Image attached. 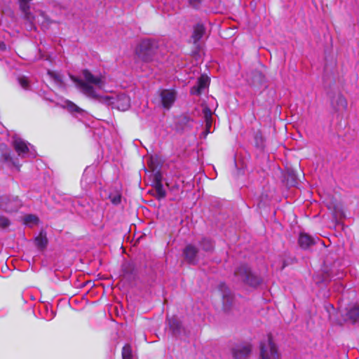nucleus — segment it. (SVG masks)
I'll return each instance as SVG.
<instances>
[{
    "mask_svg": "<svg viewBox=\"0 0 359 359\" xmlns=\"http://www.w3.org/2000/svg\"><path fill=\"white\" fill-rule=\"evenodd\" d=\"M81 72L83 79L72 75L70 76L71 80L86 96L91 99L100 100L101 97L97 93L93 85L102 88L104 86L102 76H94L88 69H84Z\"/></svg>",
    "mask_w": 359,
    "mask_h": 359,
    "instance_id": "1",
    "label": "nucleus"
},
{
    "mask_svg": "<svg viewBox=\"0 0 359 359\" xmlns=\"http://www.w3.org/2000/svg\"><path fill=\"white\" fill-rule=\"evenodd\" d=\"M81 72L83 79L72 75L70 76L71 80L86 96L91 99L100 100L101 97L97 93L93 85L102 88L104 86L102 76H94L88 69H84Z\"/></svg>",
    "mask_w": 359,
    "mask_h": 359,
    "instance_id": "2",
    "label": "nucleus"
},
{
    "mask_svg": "<svg viewBox=\"0 0 359 359\" xmlns=\"http://www.w3.org/2000/svg\"><path fill=\"white\" fill-rule=\"evenodd\" d=\"M158 48L157 41L151 39H144L140 41L135 52L140 60L149 62L153 60Z\"/></svg>",
    "mask_w": 359,
    "mask_h": 359,
    "instance_id": "3",
    "label": "nucleus"
},
{
    "mask_svg": "<svg viewBox=\"0 0 359 359\" xmlns=\"http://www.w3.org/2000/svg\"><path fill=\"white\" fill-rule=\"evenodd\" d=\"M234 276L241 281L251 287L258 286L262 279L254 274L247 265H241L234 271Z\"/></svg>",
    "mask_w": 359,
    "mask_h": 359,
    "instance_id": "4",
    "label": "nucleus"
},
{
    "mask_svg": "<svg viewBox=\"0 0 359 359\" xmlns=\"http://www.w3.org/2000/svg\"><path fill=\"white\" fill-rule=\"evenodd\" d=\"M260 355L262 359H280V356L276 345L273 341L272 335H268L267 344H260Z\"/></svg>",
    "mask_w": 359,
    "mask_h": 359,
    "instance_id": "5",
    "label": "nucleus"
},
{
    "mask_svg": "<svg viewBox=\"0 0 359 359\" xmlns=\"http://www.w3.org/2000/svg\"><path fill=\"white\" fill-rule=\"evenodd\" d=\"M32 0H18L20 9L23 13V19L25 20V26L27 30L36 29V27L34 25L35 16L33 15L29 9V3Z\"/></svg>",
    "mask_w": 359,
    "mask_h": 359,
    "instance_id": "6",
    "label": "nucleus"
},
{
    "mask_svg": "<svg viewBox=\"0 0 359 359\" xmlns=\"http://www.w3.org/2000/svg\"><path fill=\"white\" fill-rule=\"evenodd\" d=\"M198 249L192 244H188L184 248L182 254L189 264L195 265L198 262Z\"/></svg>",
    "mask_w": 359,
    "mask_h": 359,
    "instance_id": "7",
    "label": "nucleus"
},
{
    "mask_svg": "<svg viewBox=\"0 0 359 359\" xmlns=\"http://www.w3.org/2000/svg\"><path fill=\"white\" fill-rule=\"evenodd\" d=\"M210 79L207 75L202 74L198 78L196 85L192 86L190 89L191 95H200L202 92L209 86Z\"/></svg>",
    "mask_w": 359,
    "mask_h": 359,
    "instance_id": "8",
    "label": "nucleus"
},
{
    "mask_svg": "<svg viewBox=\"0 0 359 359\" xmlns=\"http://www.w3.org/2000/svg\"><path fill=\"white\" fill-rule=\"evenodd\" d=\"M252 344L250 343H244L238 345L233 351V355L235 359H246L252 351Z\"/></svg>",
    "mask_w": 359,
    "mask_h": 359,
    "instance_id": "9",
    "label": "nucleus"
},
{
    "mask_svg": "<svg viewBox=\"0 0 359 359\" xmlns=\"http://www.w3.org/2000/svg\"><path fill=\"white\" fill-rule=\"evenodd\" d=\"M111 104L117 109L125 111L130 107V98L126 94L121 93L116 96Z\"/></svg>",
    "mask_w": 359,
    "mask_h": 359,
    "instance_id": "10",
    "label": "nucleus"
},
{
    "mask_svg": "<svg viewBox=\"0 0 359 359\" xmlns=\"http://www.w3.org/2000/svg\"><path fill=\"white\" fill-rule=\"evenodd\" d=\"M160 97L163 107L170 109L175 100L176 93L174 90L164 89L161 91Z\"/></svg>",
    "mask_w": 359,
    "mask_h": 359,
    "instance_id": "11",
    "label": "nucleus"
},
{
    "mask_svg": "<svg viewBox=\"0 0 359 359\" xmlns=\"http://www.w3.org/2000/svg\"><path fill=\"white\" fill-rule=\"evenodd\" d=\"M219 289L222 291L224 290V294L222 295L223 309L224 311H229L231 309L233 297L229 291L225 283H221L219 284Z\"/></svg>",
    "mask_w": 359,
    "mask_h": 359,
    "instance_id": "12",
    "label": "nucleus"
},
{
    "mask_svg": "<svg viewBox=\"0 0 359 359\" xmlns=\"http://www.w3.org/2000/svg\"><path fill=\"white\" fill-rule=\"evenodd\" d=\"M13 139L12 145L18 156H22L29 152L27 143L25 140L17 136H14Z\"/></svg>",
    "mask_w": 359,
    "mask_h": 359,
    "instance_id": "13",
    "label": "nucleus"
},
{
    "mask_svg": "<svg viewBox=\"0 0 359 359\" xmlns=\"http://www.w3.org/2000/svg\"><path fill=\"white\" fill-rule=\"evenodd\" d=\"M298 243L302 249H308L316 244L315 239L306 233H301L299 236Z\"/></svg>",
    "mask_w": 359,
    "mask_h": 359,
    "instance_id": "14",
    "label": "nucleus"
},
{
    "mask_svg": "<svg viewBox=\"0 0 359 359\" xmlns=\"http://www.w3.org/2000/svg\"><path fill=\"white\" fill-rule=\"evenodd\" d=\"M205 27L202 23H198L194 27L193 32L191 36L194 44L198 43V42L205 34Z\"/></svg>",
    "mask_w": 359,
    "mask_h": 359,
    "instance_id": "15",
    "label": "nucleus"
},
{
    "mask_svg": "<svg viewBox=\"0 0 359 359\" xmlns=\"http://www.w3.org/2000/svg\"><path fill=\"white\" fill-rule=\"evenodd\" d=\"M203 114L204 115L205 122V133H210V128L212 125L213 118H212V112L211 109L205 106L203 109Z\"/></svg>",
    "mask_w": 359,
    "mask_h": 359,
    "instance_id": "16",
    "label": "nucleus"
},
{
    "mask_svg": "<svg viewBox=\"0 0 359 359\" xmlns=\"http://www.w3.org/2000/svg\"><path fill=\"white\" fill-rule=\"evenodd\" d=\"M332 105L337 111L346 109L347 107V101L344 96L339 94L337 96L335 100L332 101Z\"/></svg>",
    "mask_w": 359,
    "mask_h": 359,
    "instance_id": "17",
    "label": "nucleus"
},
{
    "mask_svg": "<svg viewBox=\"0 0 359 359\" xmlns=\"http://www.w3.org/2000/svg\"><path fill=\"white\" fill-rule=\"evenodd\" d=\"M198 244L203 250L208 252H212L215 249V245L212 241L207 238H203L199 241Z\"/></svg>",
    "mask_w": 359,
    "mask_h": 359,
    "instance_id": "18",
    "label": "nucleus"
},
{
    "mask_svg": "<svg viewBox=\"0 0 359 359\" xmlns=\"http://www.w3.org/2000/svg\"><path fill=\"white\" fill-rule=\"evenodd\" d=\"M35 244L38 248L43 250L48 245V238L46 233L40 232L39 235L35 238Z\"/></svg>",
    "mask_w": 359,
    "mask_h": 359,
    "instance_id": "19",
    "label": "nucleus"
},
{
    "mask_svg": "<svg viewBox=\"0 0 359 359\" xmlns=\"http://www.w3.org/2000/svg\"><path fill=\"white\" fill-rule=\"evenodd\" d=\"M152 186L155 189L154 197L156 198V199L158 201L164 199L166 196V191L163 189V184H152Z\"/></svg>",
    "mask_w": 359,
    "mask_h": 359,
    "instance_id": "20",
    "label": "nucleus"
},
{
    "mask_svg": "<svg viewBox=\"0 0 359 359\" xmlns=\"http://www.w3.org/2000/svg\"><path fill=\"white\" fill-rule=\"evenodd\" d=\"M348 318L355 323L359 321V307L353 306L347 313Z\"/></svg>",
    "mask_w": 359,
    "mask_h": 359,
    "instance_id": "21",
    "label": "nucleus"
},
{
    "mask_svg": "<svg viewBox=\"0 0 359 359\" xmlns=\"http://www.w3.org/2000/svg\"><path fill=\"white\" fill-rule=\"evenodd\" d=\"M66 104L67 109L71 112H76V113H81L83 112V109H81L79 107H78L75 103H74L72 101L70 100H66L65 102Z\"/></svg>",
    "mask_w": 359,
    "mask_h": 359,
    "instance_id": "22",
    "label": "nucleus"
},
{
    "mask_svg": "<svg viewBox=\"0 0 359 359\" xmlns=\"http://www.w3.org/2000/svg\"><path fill=\"white\" fill-rule=\"evenodd\" d=\"M122 358L123 359H132V348L130 345L126 344L122 348Z\"/></svg>",
    "mask_w": 359,
    "mask_h": 359,
    "instance_id": "23",
    "label": "nucleus"
},
{
    "mask_svg": "<svg viewBox=\"0 0 359 359\" xmlns=\"http://www.w3.org/2000/svg\"><path fill=\"white\" fill-rule=\"evenodd\" d=\"M255 145L256 147L262 148L264 147V138L261 132L257 131L254 135Z\"/></svg>",
    "mask_w": 359,
    "mask_h": 359,
    "instance_id": "24",
    "label": "nucleus"
},
{
    "mask_svg": "<svg viewBox=\"0 0 359 359\" xmlns=\"http://www.w3.org/2000/svg\"><path fill=\"white\" fill-rule=\"evenodd\" d=\"M163 175L160 170L156 171L153 175V184H162Z\"/></svg>",
    "mask_w": 359,
    "mask_h": 359,
    "instance_id": "25",
    "label": "nucleus"
},
{
    "mask_svg": "<svg viewBox=\"0 0 359 359\" xmlns=\"http://www.w3.org/2000/svg\"><path fill=\"white\" fill-rule=\"evenodd\" d=\"M39 222V217L34 215H27L25 217V222L26 224H38Z\"/></svg>",
    "mask_w": 359,
    "mask_h": 359,
    "instance_id": "26",
    "label": "nucleus"
},
{
    "mask_svg": "<svg viewBox=\"0 0 359 359\" xmlns=\"http://www.w3.org/2000/svg\"><path fill=\"white\" fill-rule=\"evenodd\" d=\"M10 225L11 221L8 217L4 215L0 216V229H6Z\"/></svg>",
    "mask_w": 359,
    "mask_h": 359,
    "instance_id": "27",
    "label": "nucleus"
},
{
    "mask_svg": "<svg viewBox=\"0 0 359 359\" xmlns=\"http://www.w3.org/2000/svg\"><path fill=\"white\" fill-rule=\"evenodd\" d=\"M168 323L170 327L173 330H178L180 329V323L179 322L174 318L168 319Z\"/></svg>",
    "mask_w": 359,
    "mask_h": 359,
    "instance_id": "28",
    "label": "nucleus"
},
{
    "mask_svg": "<svg viewBox=\"0 0 359 359\" xmlns=\"http://www.w3.org/2000/svg\"><path fill=\"white\" fill-rule=\"evenodd\" d=\"M48 74L51 78H53L56 82L60 83H62V77L58 74L48 70Z\"/></svg>",
    "mask_w": 359,
    "mask_h": 359,
    "instance_id": "29",
    "label": "nucleus"
},
{
    "mask_svg": "<svg viewBox=\"0 0 359 359\" xmlns=\"http://www.w3.org/2000/svg\"><path fill=\"white\" fill-rule=\"evenodd\" d=\"M19 83L20 86L25 88L27 89L29 87V81L27 79L25 76L20 77L18 79Z\"/></svg>",
    "mask_w": 359,
    "mask_h": 359,
    "instance_id": "30",
    "label": "nucleus"
},
{
    "mask_svg": "<svg viewBox=\"0 0 359 359\" xmlns=\"http://www.w3.org/2000/svg\"><path fill=\"white\" fill-rule=\"evenodd\" d=\"M121 197L120 195H117V196H115L114 197H113L111 199V202L114 204V205H118L121 203Z\"/></svg>",
    "mask_w": 359,
    "mask_h": 359,
    "instance_id": "31",
    "label": "nucleus"
},
{
    "mask_svg": "<svg viewBox=\"0 0 359 359\" xmlns=\"http://www.w3.org/2000/svg\"><path fill=\"white\" fill-rule=\"evenodd\" d=\"M3 158H4V161H11L12 157H11V151H8L5 154H4Z\"/></svg>",
    "mask_w": 359,
    "mask_h": 359,
    "instance_id": "32",
    "label": "nucleus"
},
{
    "mask_svg": "<svg viewBox=\"0 0 359 359\" xmlns=\"http://www.w3.org/2000/svg\"><path fill=\"white\" fill-rule=\"evenodd\" d=\"M189 4L193 6H196L201 3V0H188Z\"/></svg>",
    "mask_w": 359,
    "mask_h": 359,
    "instance_id": "33",
    "label": "nucleus"
},
{
    "mask_svg": "<svg viewBox=\"0 0 359 359\" xmlns=\"http://www.w3.org/2000/svg\"><path fill=\"white\" fill-rule=\"evenodd\" d=\"M0 148H1V149H6V150L8 149L7 146H6L5 144H1L0 145Z\"/></svg>",
    "mask_w": 359,
    "mask_h": 359,
    "instance_id": "34",
    "label": "nucleus"
}]
</instances>
